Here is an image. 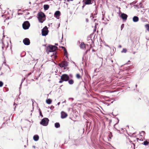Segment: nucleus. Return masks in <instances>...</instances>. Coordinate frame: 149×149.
I'll use <instances>...</instances> for the list:
<instances>
[{"label": "nucleus", "instance_id": "1", "mask_svg": "<svg viewBox=\"0 0 149 149\" xmlns=\"http://www.w3.org/2000/svg\"><path fill=\"white\" fill-rule=\"evenodd\" d=\"M57 48V47L55 46L49 45L47 47L46 52L48 54H49L50 52H53V54H51V56L52 58L55 59L57 57L56 51Z\"/></svg>", "mask_w": 149, "mask_h": 149}, {"label": "nucleus", "instance_id": "2", "mask_svg": "<svg viewBox=\"0 0 149 149\" xmlns=\"http://www.w3.org/2000/svg\"><path fill=\"white\" fill-rule=\"evenodd\" d=\"M45 15L42 12L39 13L38 14V19L39 22L40 23H43L45 20Z\"/></svg>", "mask_w": 149, "mask_h": 149}, {"label": "nucleus", "instance_id": "3", "mask_svg": "<svg viewBox=\"0 0 149 149\" xmlns=\"http://www.w3.org/2000/svg\"><path fill=\"white\" fill-rule=\"evenodd\" d=\"M69 76L66 74H63L61 76L60 80L59 82L60 83H62L63 81H67L69 79Z\"/></svg>", "mask_w": 149, "mask_h": 149}, {"label": "nucleus", "instance_id": "4", "mask_svg": "<svg viewBox=\"0 0 149 149\" xmlns=\"http://www.w3.org/2000/svg\"><path fill=\"white\" fill-rule=\"evenodd\" d=\"M49 121L48 118H45L42 119L41 121L40 122V123L44 126H46L48 125Z\"/></svg>", "mask_w": 149, "mask_h": 149}, {"label": "nucleus", "instance_id": "5", "mask_svg": "<svg viewBox=\"0 0 149 149\" xmlns=\"http://www.w3.org/2000/svg\"><path fill=\"white\" fill-rule=\"evenodd\" d=\"M48 33V28L47 26H45L42 30V35L45 36L47 35Z\"/></svg>", "mask_w": 149, "mask_h": 149}, {"label": "nucleus", "instance_id": "6", "mask_svg": "<svg viewBox=\"0 0 149 149\" xmlns=\"http://www.w3.org/2000/svg\"><path fill=\"white\" fill-rule=\"evenodd\" d=\"M30 26V23L29 22L27 21L24 22L22 24L23 28L25 30L28 29Z\"/></svg>", "mask_w": 149, "mask_h": 149}, {"label": "nucleus", "instance_id": "7", "mask_svg": "<svg viewBox=\"0 0 149 149\" xmlns=\"http://www.w3.org/2000/svg\"><path fill=\"white\" fill-rule=\"evenodd\" d=\"M68 62L65 61H63L59 64L60 66L62 68H65L68 66Z\"/></svg>", "mask_w": 149, "mask_h": 149}, {"label": "nucleus", "instance_id": "8", "mask_svg": "<svg viewBox=\"0 0 149 149\" xmlns=\"http://www.w3.org/2000/svg\"><path fill=\"white\" fill-rule=\"evenodd\" d=\"M23 42L25 45H28L30 44V40L29 38H25L23 40Z\"/></svg>", "mask_w": 149, "mask_h": 149}, {"label": "nucleus", "instance_id": "9", "mask_svg": "<svg viewBox=\"0 0 149 149\" xmlns=\"http://www.w3.org/2000/svg\"><path fill=\"white\" fill-rule=\"evenodd\" d=\"M2 42L3 44V46H2V48L3 49L4 48L6 47V48L8 46V43L6 42H4L3 40L2 41Z\"/></svg>", "mask_w": 149, "mask_h": 149}, {"label": "nucleus", "instance_id": "10", "mask_svg": "<svg viewBox=\"0 0 149 149\" xmlns=\"http://www.w3.org/2000/svg\"><path fill=\"white\" fill-rule=\"evenodd\" d=\"M61 15V13L59 11H56L54 14V16L57 19H58Z\"/></svg>", "mask_w": 149, "mask_h": 149}, {"label": "nucleus", "instance_id": "11", "mask_svg": "<svg viewBox=\"0 0 149 149\" xmlns=\"http://www.w3.org/2000/svg\"><path fill=\"white\" fill-rule=\"evenodd\" d=\"M61 118H65L67 116V114L64 111H62L61 113Z\"/></svg>", "mask_w": 149, "mask_h": 149}, {"label": "nucleus", "instance_id": "12", "mask_svg": "<svg viewBox=\"0 0 149 149\" xmlns=\"http://www.w3.org/2000/svg\"><path fill=\"white\" fill-rule=\"evenodd\" d=\"M121 17L123 19H126L127 17V15L124 13H121Z\"/></svg>", "mask_w": 149, "mask_h": 149}, {"label": "nucleus", "instance_id": "13", "mask_svg": "<svg viewBox=\"0 0 149 149\" xmlns=\"http://www.w3.org/2000/svg\"><path fill=\"white\" fill-rule=\"evenodd\" d=\"M139 18L137 16H134L133 18V21L134 22H137L139 20Z\"/></svg>", "mask_w": 149, "mask_h": 149}, {"label": "nucleus", "instance_id": "14", "mask_svg": "<svg viewBox=\"0 0 149 149\" xmlns=\"http://www.w3.org/2000/svg\"><path fill=\"white\" fill-rule=\"evenodd\" d=\"M39 137L38 135H35L33 137V139L35 141H37L39 139Z\"/></svg>", "mask_w": 149, "mask_h": 149}, {"label": "nucleus", "instance_id": "15", "mask_svg": "<svg viewBox=\"0 0 149 149\" xmlns=\"http://www.w3.org/2000/svg\"><path fill=\"white\" fill-rule=\"evenodd\" d=\"M80 47L81 48L84 49L85 48V45L84 43L82 42L80 45Z\"/></svg>", "mask_w": 149, "mask_h": 149}, {"label": "nucleus", "instance_id": "16", "mask_svg": "<svg viewBox=\"0 0 149 149\" xmlns=\"http://www.w3.org/2000/svg\"><path fill=\"white\" fill-rule=\"evenodd\" d=\"M46 102L48 104H50L51 103L52 100L50 99H48L46 100Z\"/></svg>", "mask_w": 149, "mask_h": 149}, {"label": "nucleus", "instance_id": "17", "mask_svg": "<svg viewBox=\"0 0 149 149\" xmlns=\"http://www.w3.org/2000/svg\"><path fill=\"white\" fill-rule=\"evenodd\" d=\"M91 2V0H86L85 3L87 5L91 4L92 3Z\"/></svg>", "mask_w": 149, "mask_h": 149}, {"label": "nucleus", "instance_id": "18", "mask_svg": "<svg viewBox=\"0 0 149 149\" xmlns=\"http://www.w3.org/2000/svg\"><path fill=\"white\" fill-rule=\"evenodd\" d=\"M44 9L45 10H47L48 9L49 6L48 5H45L43 6Z\"/></svg>", "mask_w": 149, "mask_h": 149}, {"label": "nucleus", "instance_id": "19", "mask_svg": "<svg viewBox=\"0 0 149 149\" xmlns=\"http://www.w3.org/2000/svg\"><path fill=\"white\" fill-rule=\"evenodd\" d=\"M55 127L56 128H58L60 127V125L58 123H55Z\"/></svg>", "mask_w": 149, "mask_h": 149}, {"label": "nucleus", "instance_id": "20", "mask_svg": "<svg viewBox=\"0 0 149 149\" xmlns=\"http://www.w3.org/2000/svg\"><path fill=\"white\" fill-rule=\"evenodd\" d=\"M64 53H65V56L67 57L68 53L67 52V50L65 48H64Z\"/></svg>", "mask_w": 149, "mask_h": 149}, {"label": "nucleus", "instance_id": "21", "mask_svg": "<svg viewBox=\"0 0 149 149\" xmlns=\"http://www.w3.org/2000/svg\"><path fill=\"white\" fill-rule=\"evenodd\" d=\"M68 83L70 84H72L74 83V81L72 79H70L68 81Z\"/></svg>", "mask_w": 149, "mask_h": 149}, {"label": "nucleus", "instance_id": "22", "mask_svg": "<svg viewBox=\"0 0 149 149\" xmlns=\"http://www.w3.org/2000/svg\"><path fill=\"white\" fill-rule=\"evenodd\" d=\"M127 52V50L126 49H123V50L121 51V52L122 53H125Z\"/></svg>", "mask_w": 149, "mask_h": 149}, {"label": "nucleus", "instance_id": "23", "mask_svg": "<svg viewBox=\"0 0 149 149\" xmlns=\"http://www.w3.org/2000/svg\"><path fill=\"white\" fill-rule=\"evenodd\" d=\"M145 27L147 28V30L149 31V24H146L145 26Z\"/></svg>", "mask_w": 149, "mask_h": 149}, {"label": "nucleus", "instance_id": "24", "mask_svg": "<svg viewBox=\"0 0 149 149\" xmlns=\"http://www.w3.org/2000/svg\"><path fill=\"white\" fill-rule=\"evenodd\" d=\"M148 143H149L148 141H145L143 142V144L145 145H147L148 144Z\"/></svg>", "mask_w": 149, "mask_h": 149}, {"label": "nucleus", "instance_id": "25", "mask_svg": "<svg viewBox=\"0 0 149 149\" xmlns=\"http://www.w3.org/2000/svg\"><path fill=\"white\" fill-rule=\"evenodd\" d=\"M141 20L143 22H145L147 21V19L144 18H141Z\"/></svg>", "mask_w": 149, "mask_h": 149}, {"label": "nucleus", "instance_id": "26", "mask_svg": "<svg viewBox=\"0 0 149 149\" xmlns=\"http://www.w3.org/2000/svg\"><path fill=\"white\" fill-rule=\"evenodd\" d=\"M76 77L78 79H79L80 78V76L79 74H77L76 75Z\"/></svg>", "mask_w": 149, "mask_h": 149}, {"label": "nucleus", "instance_id": "27", "mask_svg": "<svg viewBox=\"0 0 149 149\" xmlns=\"http://www.w3.org/2000/svg\"><path fill=\"white\" fill-rule=\"evenodd\" d=\"M3 85V83L1 81H0V87H1Z\"/></svg>", "mask_w": 149, "mask_h": 149}, {"label": "nucleus", "instance_id": "28", "mask_svg": "<svg viewBox=\"0 0 149 149\" xmlns=\"http://www.w3.org/2000/svg\"><path fill=\"white\" fill-rule=\"evenodd\" d=\"M124 26V24H122L121 26V30H122Z\"/></svg>", "mask_w": 149, "mask_h": 149}, {"label": "nucleus", "instance_id": "29", "mask_svg": "<svg viewBox=\"0 0 149 149\" xmlns=\"http://www.w3.org/2000/svg\"><path fill=\"white\" fill-rule=\"evenodd\" d=\"M40 115L42 117H43V115H42V113L40 111Z\"/></svg>", "mask_w": 149, "mask_h": 149}, {"label": "nucleus", "instance_id": "30", "mask_svg": "<svg viewBox=\"0 0 149 149\" xmlns=\"http://www.w3.org/2000/svg\"><path fill=\"white\" fill-rule=\"evenodd\" d=\"M86 22H88V19H87V18L86 19Z\"/></svg>", "mask_w": 149, "mask_h": 149}, {"label": "nucleus", "instance_id": "31", "mask_svg": "<svg viewBox=\"0 0 149 149\" xmlns=\"http://www.w3.org/2000/svg\"><path fill=\"white\" fill-rule=\"evenodd\" d=\"M118 47L119 48H121V47H122V46L121 45H119V46H118Z\"/></svg>", "mask_w": 149, "mask_h": 149}, {"label": "nucleus", "instance_id": "32", "mask_svg": "<svg viewBox=\"0 0 149 149\" xmlns=\"http://www.w3.org/2000/svg\"><path fill=\"white\" fill-rule=\"evenodd\" d=\"M60 104V102H58V103H57V104L59 105Z\"/></svg>", "mask_w": 149, "mask_h": 149}, {"label": "nucleus", "instance_id": "33", "mask_svg": "<svg viewBox=\"0 0 149 149\" xmlns=\"http://www.w3.org/2000/svg\"><path fill=\"white\" fill-rule=\"evenodd\" d=\"M105 46H107V47H109V45H105Z\"/></svg>", "mask_w": 149, "mask_h": 149}, {"label": "nucleus", "instance_id": "34", "mask_svg": "<svg viewBox=\"0 0 149 149\" xmlns=\"http://www.w3.org/2000/svg\"><path fill=\"white\" fill-rule=\"evenodd\" d=\"M67 1H72L73 0H67Z\"/></svg>", "mask_w": 149, "mask_h": 149}, {"label": "nucleus", "instance_id": "35", "mask_svg": "<svg viewBox=\"0 0 149 149\" xmlns=\"http://www.w3.org/2000/svg\"><path fill=\"white\" fill-rule=\"evenodd\" d=\"M31 74V72H30L29 73V75Z\"/></svg>", "mask_w": 149, "mask_h": 149}, {"label": "nucleus", "instance_id": "36", "mask_svg": "<svg viewBox=\"0 0 149 149\" xmlns=\"http://www.w3.org/2000/svg\"><path fill=\"white\" fill-rule=\"evenodd\" d=\"M33 147L34 148H35V146H33Z\"/></svg>", "mask_w": 149, "mask_h": 149}, {"label": "nucleus", "instance_id": "37", "mask_svg": "<svg viewBox=\"0 0 149 149\" xmlns=\"http://www.w3.org/2000/svg\"><path fill=\"white\" fill-rule=\"evenodd\" d=\"M51 107L54 108V107L52 106Z\"/></svg>", "mask_w": 149, "mask_h": 149}, {"label": "nucleus", "instance_id": "38", "mask_svg": "<svg viewBox=\"0 0 149 149\" xmlns=\"http://www.w3.org/2000/svg\"><path fill=\"white\" fill-rule=\"evenodd\" d=\"M18 15H20V14H21L20 13H18Z\"/></svg>", "mask_w": 149, "mask_h": 149}, {"label": "nucleus", "instance_id": "39", "mask_svg": "<svg viewBox=\"0 0 149 149\" xmlns=\"http://www.w3.org/2000/svg\"><path fill=\"white\" fill-rule=\"evenodd\" d=\"M55 45H58V44H55Z\"/></svg>", "mask_w": 149, "mask_h": 149}, {"label": "nucleus", "instance_id": "40", "mask_svg": "<svg viewBox=\"0 0 149 149\" xmlns=\"http://www.w3.org/2000/svg\"><path fill=\"white\" fill-rule=\"evenodd\" d=\"M137 86V85H136V86Z\"/></svg>", "mask_w": 149, "mask_h": 149}, {"label": "nucleus", "instance_id": "41", "mask_svg": "<svg viewBox=\"0 0 149 149\" xmlns=\"http://www.w3.org/2000/svg\"><path fill=\"white\" fill-rule=\"evenodd\" d=\"M5 37V36H4V35H3V37Z\"/></svg>", "mask_w": 149, "mask_h": 149}, {"label": "nucleus", "instance_id": "42", "mask_svg": "<svg viewBox=\"0 0 149 149\" xmlns=\"http://www.w3.org/2000/svg\"><path fill=\"white\" fill-rule=\"evenodd\" d=\"M32 102H33V101H32Z\"/></svg>", "mask_w": 149, "mask_h": 149}, {"label": "nucleus", "instance_id": "43", "mask_svg": "<svg viewBox=\"0 0 149 149\" xmlns=\"http://www.w3.org/2000/svg\"><path fill=\"white\" fill-rule=\"evenodd\" d=\"M15 107H15L14 108L15 109Z\"/></svg>", "mask_w": 149, "mask_h": 149}, {"label": "nucleus", "instance_id": "44", "mask_svg": "<svg viewBox=\"0 0 149 149\" xmlns=\"http://www.w3.org/2000/svg\"><path fill=\"white\" fill-rule=\"evenodd\" d=\"M15 104V103H14V105Z\"/></svg>", "mask_w": 149, "mask_h": 149}]
</instances>
